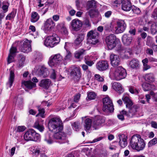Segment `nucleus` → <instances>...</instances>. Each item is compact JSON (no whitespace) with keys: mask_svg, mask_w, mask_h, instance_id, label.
Masks as SVG:
<instances>
[{"mask_svg":"<svg viewBox=\"0 0 157 157\" xmlns=\"http://www.w3.org/2000/svg\"><path fill=\"white\" fill-rule=\"evenodd\" d=\"M48 125L49 130L54 133V138L59 140V143L62 144L68 142L66 134L61 132L63 128V123L59 117H55L50 119Z\"/></svg>","mask_w":157,"mask_h":157,"instance_id":"obj_1","label":"nucleus"},{"mask_svg":"<svg viewBox=\"0 0 157 157\" xmlns=\"http://www.w3.org/2000/svg\"><path fill=\"white\" fill-rule=\"evenodd\" d=\"M122 99L125 104L126 108L128 109V111L122 110L121 111L122 114L128 117H132L138 111V106L133 105L132 101L127 96L123 97Z\"/></svg>","mask_w":157,"mask_h":157,"instance_id":"obj_2","label":"nucleus"},{"mask_svg":"<svg viewBox=\"0 0 157 157\" xmlns=\"http://www.w3.org/2000/svg\"><path fill=\"white\" fill-rule=\"evenodd\" d=\"M130 146L133 150L139 151L144 149L145 144L140 135L136 134L133 135L131 138Z\"/></svg>","mask_w":157,"mask_h":157,"instance_id":"obj_3","label":"nucleus"},{"mask_svg":"<svg viewBox=\"0 0 157 157\" xmlns=\"http://www.w3.org/2000/svg\"><path fill=\"white\" fill-rule=\"evenodd\" d=\"M60 38L55 34H53L52 36L46 37L44 42V44L47 47L53 48L59 42Z\"/></svg>","mask_w":157,"mask_h":157,"instance_id":"obj_4","label":"nucleus"},{"mask_svg":"<svg viewBox=\"0 0 157 157\" xmlns=\"http://www.w3.org/2000/svg\"><path fill=\"white\" fill-rule=\"evenodd\" d=\"M87 43L93 45L96 44L99 42L98 33L96 30H92L87 34Z\"/></svg>","mask_w":157,"mask_h":157,"instance_id":"obj_5","label":"nucleus"},{"mask_svg":"<svg viewBox=\"0 0 157 157\" xmlns=\"http://www.w3.org/2000/svg\"><path fill=\"white\" fill-rule=\"evenodd\" d=\"M31 41L27 39L20 42L17 46L19 49L23 52H28L31 50Z\"/></svg>","mask_w":157,"mask_h":157,"instance_id":"obj_6","label":"nucleus"},{"mask_svg":"<svg viewBox=\"0 0 157 157\" xmlns=\"http://www.w3.org/2000/svg\"><path fill=\"white\" fill-rule=\"evenodd\" d=\"M103 111L105 112H112L113 111L114 108L112 101L109 97L104 98L103 100Z\"/></svg>","mask_w":157,"mask_h":157,"instance_id":"obj_7","label":"nucleus"},{"mask_svg":"<svg viewBox=\"0 0 157 157\" xmlns=\"http://www.w3.org/2000/svg\"><path fill=\"white\" fill-rule=\"evenodd\" d=\"M126 75L125 70L122 67L120 66L116 68L113 73V76L116 80H120L124 78Z\"/></svg>","mask_w":157,"mask_h":157,"instance_id":"obj_8","label":"nucleus"},{"mask_svg":"<svg viewBox=\"0 0 157 157\" xmlns=\"http://www.w3.org/2000/svg\"><path fill=\"white\" fill-rule=\"evenodd\" d=\"M70 74L72 79L75 82H78L81 78V69L79 67H75L71 69Z\"/></svg>","mask_w":157,"mask_h":157,"instance_id":"obj_9","label":"nucleus"},{"mask_svg":"<svg viewBox=\"0 0 157 157\" xmlns=\"http://www.w3.org/2000/svg\"><path fill=\"white\" fill-rule=\"evenodd\" d=\"M106 42L109 49L111 50L116 46V37L114 34L107 36L106 38Z\"/></svg>","mask_w":157,"mask_h":157,"instance_id":"obj_10","label":"nucleus"},{"mask_svg":"<svg viewBox=\"0 0 157 157\" xmlns=\"http://www.w3.org/2000/svg\"><path fill=\"white\" fill-rule=\"evenodd\" d=\"M55 26V24L51 18L47 19L44 23V30L46 33H50Z\"/></svg>","mask_w":157,"mask_h":157,"instance_id":"obj_11","label":"nucleus"},{"mask_svg":"<svg viewBox=\"0 0 157 157\" xmlns=\"http://www.w3.org/2000/svg\"><path fill=\"white\" fill-rule=\"evenodd\" d=\"M62 60V56L59 54H58L50 57L48 63L50 66L52 67L59 63Z\"/></svg>","mask_w":157,"mask_h":157,"instance_id":"obj_12","label":"nucleus"},{"mask_svg":"<svg viewBox=\"0 0 157 157\" xmlns=\"http://www.w3.org/2000/svg\"><path fill=\"white\" fill-rule=\"evenodd\" d=\"M110 63L112 66L117 67L120 65L121 61L119 56L114 54H111L110 56Z\"/></svg>","mask_w":157,"mask_h":157,"instance_id":"obj_13","label":"nucleus"},{"mask_svg":"<svg viewBox=\"0 0 157 157\" xmlns=\"http://www.w3.org/2000/svg\"><path fill=\"white\" fill-rule=\"evenodd\" d=\"M117 26L115 27V32L118 34L123 33L125 30L126 25L124 21L119 20L117 22Z\"/></svg>","mask_w":157,"mask_h":157,"instance_id":"obj_14","label":"nucleus"},{"mask_svg":"<svg viewBox=\"0 0 157 157\" xmlns=\"http://www.w3.org/2000/svg\"><path fill=\"white\" fill-rule=\"evenodd\" d=\"M109 63L105 60L99 61L96 64L97 69L100 71H105L109 68Z\"/></svg>","mask_w":157,"mask_h":157,"instance_id":"obj_15","label":"nucleus"},{"mask_svg":"<svg viewBox=\"0 0 157 157\" xmlns=\"http://www.w3.org/2000/svg\"><path fill=\"white\" fill-rule=\"evenodd\" d=\"M72 29L75 31H78L82 27V22L80 20L75 19L72 20L71 23Z\"/></svg>","mask_w":157,"mask_h":157,"instance_id":"obj_16","label":"nucleus"},{"mask_svg":"<svg viewBox=\"0 0 157 157\" xmlns=\"http://www.w3.org/2000/svg\"><path fill=\"white\" fill-rule=\"evenodd\" d=\"M132 37L128 34H124L122 37V40L125 45H129L132 42Z\"/></svg>","mask_w":157,"mask_h":157,"instance_id":"obj_17","label":"nucleus"},{"mask_svg":"<svg viewBox=\"0 0 157 157\" xmlns=\"http://www.w3.org/2000/svg\"><path fill=\"white\" fill-rule=\"evenodd\" d=\"M51 81L49 79H45L41 80L39 86L44 88L47 89L51 84Z\"/></svg>","mask_w":157,"mask_h":157,"instance_id":"obj_18","label":"nucleus"},{"mask_svg":"<svg viewBox=\"0 0 157 157\" xmlns=\"http://www.w3.org/2000/svg\"><path fill=\"white\" fill-rule=\"evenodd\" d=\"M40 70L38 71L39 75L44 78L47 77L49 74L48 69L44 66H40Z\"/></svg>","mask_w":157,"mask_h":157,"instance_id":"obj_19","label":"nucleus"},{"mask_svg":"<svg viewBox=\"0 0 157 157\" xmlns=\"http://www.w3.org/2000/svg\"><path fill=\"white\" fill-rule=\"evenodd\" d=\"M122 9L125 11H129L131 5L130 0H123L122 2Z\"/></svg>","mask_w":157,"mask_h":157,"instance_id":"obj_20","label":"nucleus"},{"mask_svg":"<svg viewBox=\"0 0 157 157\" xmlns=\"http://www.w3.org/2000/svg\"><path fill=\"white\" fill-rule=\"evenodd\" d=\"M132 54V51L130 48H124L122 54H121V56L123 59H128L129 57V56Z\"/></svg>","mask_w":157,"mask_h":157,"instance_id":"obj_21","label":"nucleus"},{"mask_svg":"<svg viewBox=\"0 0 157 157\" xmlns=\"http://www.w3.org/2000/svg\"><path fill=\"white\" fill-rule=\"evenodd\" d=\"M130 67L133 69H138L140 66L139 61L137 59H133L129 62Z\"/></svg>","mask_w":157,"mask_h":157,"instance_id":"obj_22","label":"nucleus"},{"mask_svg":"<svg viewBox=\"0 0 157 157\" xmlns=\"http://www.w3.org/2000/svg\"><path fill=\"white\" fill-rule=\"evenodd\" d=\"M92 121L89 118L86 119L84 121V129L86 132L90 129L91 126Z\"/></svg>","mask_w":157,"mask_h":157,"instance_id":"obj_23","label":"nucleus"},{"mask_svg":"<svg viewBox=\"0 0 157 157\" xmlns=\"http://www.w3.org/2000/svg\"><path fill=\"white\" fill-rule=\"evenodd\" d=\"M113 89L120 93L123 92V89L120 83L117 82H114L112 85Z\"/></svg>","mask_w":157,"mask_h":157,"instance_id":"obj_24","label":"nucleus"},{"mask_svg":"<svg viewBox=\"0 0 157 157\" xmlns=\"http://www.w3.org/2000/svg\"><path fill=\"white\" fill-rule=\"evenodd\" d=\"M33 129H29L27 131L24 135V138L25 140L29 141L31 140L33 138Z\"/></svg>","mask_w":157,"mask_h":157,"instance_id":"obj_25","label":"nucleus"},{"mask_svg":"<svg viewBox=\"0 0 157 157\" xmlns=\"http://www.w3.org/2000/svg\"><path fill=\"white\" fill-rule=\"evenodd\" d=\"M14 72L12 70H10V76L9 79V81L6 84L7 87H10L12 86L14 81Z\"/></svg>","mask_w":157,"mask_h":157,"instance_id":"obj_26","label":"nucleus"},{"mask_svg":"<svg viewBox=\"0 0 157 157\" xmlns=\"http://www.w3.org/2000/svg\"><path fill=\"white\" fill-rule=\"evenodd\" d=\"M104 121V120L101 116H97L94 122V127L95 129H96V128H95V126L99 125L103 123Z\"/></svg>","mask_w":157,"mask_h":157,"instance_id":"obj_27","label":"nucleus"},{"mask_svg":"<svg viewBox=\"0 0 157 157\" xmlns=\"http://www.w3.org/2000/svg\"><path fill=\"white\" fill-rule=\"evenodd\" d=\"M22 84L29 89H31L36 86V84L31 81H24L22 82Z\"/></svg>","mask_w":157,"mask_h":157,"instance_id":"obj_28","label":"nucleus"},{"mask_svg":"<svg viewBox=\"0 0 157 157\" xmlns=\"http://www.w3.org/2000/svg\"><path fill=\"white\" fill-rule=\"evenodd\" d=\"M14 102L16 105L21 107L23 103V99L21 97H16L14 98Z\"/></svg>","mask_w":157,"mask_h":157,"instance_id":"obj_29","label":"nucleus"},{"mask_svg":"<svg viewBox=\"0 0 157 157\" xmlns=\"http://www.w3.org/2000/svg\"><path fill=\"white\" fill-rule=\"evenodd\" d=\"M145 80L149 82H151L155 81V78L153 74L150 73L146 74L144 76Z\"/></svg>","mask_w":157,"mask_h":157,"instance_id":"obj_30","label":"nucleus"},{"mask_svg":"<svg viewBox=\"0 0 157 157\" xmlns=\"http://www.w3.org/2000/svg\"><path fill=\"white\" fill-rule=\"evenodd\" d=\"M84 35L81 33L77 35L76 39L74 41V43L76 45L80 44L84 39Z\"/></svg>","mask_w":157,"mask_h":157,"instance_id":"obj_31","label":"nucleus"},{"mask_svg":"<svg viewBox=\"0 0 157 157\" xmlns=\"http://www.w3.org/2000/svg\"><path fill=\"white\" fill-rule=\"evenodd\" d=\"M57 28L61 32L64 34H67L68 33L67 30L63 23L59 24L57 25Z\"/></svg>","mask_w":157,"mask_h":157,"instance_id":"obj_32","label":"nucleus"},{"mask_svg":"<svg viewBox=\"0 0 157 157\" xmlns=\"http://www.w3.org/2000/svg\"><path fill=\"white\" fill-rule=\"evenodd\" d=\"M33 127L38 129L40 132H42L44 129V127L40 124L39 120L36 121L33 125Z\"/></svg>","mask_w":157,"mask_h":157,"instance_id":"obj_33","label":"nucleus"},{"mask_svg":"<svg viewBox=\"0 0 157 157\" xmlns=\"http://www.w3.org/2000/svg\"><path fill=\"white\" fill-rule=\"evenodd\" d=\"M31 21L32 22H35L39 19L40 17L38 14L35 12H33L31 14Z\"/></svg>","mask_w":157,"mask_h":157,"instance_id":"obj_34","label":"nucleus"},{"mask_svg":"<svg viewBox=\"0 0 157 157\" xmlns=\"http://www.w3.org/2000/svg\"><path fill=\"white\" fill-rule=\"evenodd\" d=\"M151 31L152 35H155L157 33V21L154 22L152 24Z\"/></svg>","mask_w":157,"mask_h":157,"instance_id":"obj_35","label":"nucleus"},{"mask_svg":"<svg viewBox=\"0 0 157 157\" xmlns=\"http://www.w3.org/2000/svg\"><path fill=\"white\" fill-rule=\"evenodd\" d=\"M33 135H32L33 138H32L31 140L35 141H39L40 138V134L36 133L34 130H33Z\"/></svg>","mask_w":157,"mask_h":157,"instance_id":"obj_36","label":"nucleus"},{"mask_svg":"<svg viewBox=\"0 0 157 157\" xmlns=\"http://www.w3.org/2000/svg\"><path fill=\"white\" fill-rule=\"evenodd\" d=\"M89 14L90 17L92 18L98 17L100 16L98 11L93 10H90Z\"/></svg>","mask_w":157,"mask_h":157,"instance_id":"obj_37","label":"nucleus"},{"mask_svg":"<svg viewBox=\"0 0 157 157\" xmlns=\"http://www.w3.org/2000/svg\"><path fill=\"white\" fill-rule=\"evenodd\" d=\"M16 13V11L15 10H13L12 12L9 14L6 17V20H11L13 19L15 16Z\"/></svg>","mask_w":157,"mask_h":157,"instance_id":"obj_38","label":"nucleus"},{"mask_svg":"<svg viewBox=\"0 0 157 157\" xmlns=\"http://www.w3.org/2000/svg\"><path fill=\"white\" fill-rule=\"evenodd\" d=\"M25 60V57L22 56L20 55L19 56V60L18 62V66L19 67H21L24 64Z\"/></svg>","mask_w":157,"mask_h":157,"instance_id":"obj_39","label":"nucleus"},{"mask_svg":"<svg viewBox=\"0 0 157 157\" xmlns=\"http://www.w3.org/2000/svg\"><path fill=\"white\" fill-rule=\"evenodd\" d=\"M142 87L144 91H148L151 89V85L146 82L144 83L142 85Z\"/></svg>","mask_w":157,"mask_h":157,"instance_id":"obj_40","label":"nucleus"},{"mask_svg":"<svg viewBox=\"0 0 157 157\" xmlns=\"http://www.w3.org/2000/svg\"><path fill=\"white\" fill-rule=\"evenodd\" d=\"M85 51L82 49L80 51L76 52L75 54V57L77 59L80 58Z\"/></svg>","mask_w":157,"mask_h":157,"instance_id":"obj_41","label":"nucleus"},{"mask_svg":"<svg viewBox=\"0 0 157 157\" xmlns=\"http://www.w3.org/2000/svg\"><path fill=\"white\" fill-rule=\"evenodd\" d=\"M115 50L120 54V55L123 52L124 48L121 47V45L120 44H116L115 46Z\"/></svg>","mask_w":157,"mask_h":157,"instance_id":"obj_42","label":"nucleus"},{"mask_svg":"<svg viewBox=\"0 0 157 157\" xmlns=\"http://www.w3.org/2000/svg\"><path fill=\"white\" fill-rule=\"evenodd\" d=\"M42 58V55L40 52H36L34 58L36 61L39 62L41 61Z\"/></svg>","mask_w":157,"mask_h":157,"instance_id":"obj_43","label":"nucleus"},{"mask_svg":"<svg viewBox=\"0 0 157 157\" xmlns=\"http://www.w3.org/2000/svg\"><path fill=\"white\" fill-rule=\"evenodd\" d=\"M96 94L93 92H90L88 93L87 97L89 99L91 100L94 99L96 97Z\"/></svg>","mask_w":157,"mask_h":157,"instance_id":"obj_44","label":"nucleus"},{"mask_svg":"<svg viewBox=\"0 0 157 157\" xmlns=\"http://www.w3.org/2000/svg\"><path fill=\"white\" fill-rule=\"evenodd\" d=\"M38 109L39 111V113L36 115V116H37L38 115H39L41 117L43 118L44 117V109L43 108L40 107V106L38 107Z\"/></svg>","mask_w":157,"mask_h":157,"instance_id":"obj_45","label":"nucleus"},{"mask_svg":"<svg viewBox=\"0 0 157 157\" xmlns=\"http://www.w3.org/2000/svg\"><path fill=\"white\" fill-rule=\"evenodd\" d=\"M87 6L89 8H95L96 6V1L94 0H92L88 2L87 4Z\"/></svg>","mask_w":157,"mask_h":157,"instance_id":"obj_46","label":"nucleus"},{"mask_svg":"<svg viewBox=\"0 0 157 157\" xmlns=\"http://www.w3.org/2000/svg\"><path fill=\"white\" fill-rule=\"evenodd\" d=\"M95 80L99 82H103L104 81V77L101 76L99 74H95L94 75Z\"/></svg>","mask_w":157,"mask_h":157,"instance_id":"obj_47","label":"nucleus"},{"mask_svg":"<svg viewBox=\"0 0 157 157\" xmlns=\"http://www.w3.org/2000/svg\"><path fill=\"white\" fill-rule=\"evenodd\" d=\"M71 52L68 51H67V54L65 58L63 59V61L69 60L71 57Z\"/></svg>","mask_w":157,"mask_h":157,"instance_id":"obj_48","label":"nucleus"},{"mask_svg":"<svg viewBox=\"0 0 157 157\" xmlns=\"http://www.w3.org/2000/svg\"><path fill=\"white\" fill-rule=\"evenodd\" d=\"M128 90L129 92L132 94H136L138 93V91L136 90L134 87L129 86L128 87Z\"/></svg>","mask_w":157,"mask_h":157,"instance_id":"obj_49","label":"nucleus"},{"mask_svg":"<svg viewBox=\"0 0 157 157\" xmlns=\"http://www.w3.org/2000/svg\"><path fill=\"white\" fill-rule=\"evenodd\" d=\"M128 142L127 140L124 139V140L119 141V144L122 147H125L127 145Z\"/></svg>","mask_w":157,"mask_h":157,"instance_id":"obj_50","label":"nucleus"},{"mask_svg":"<svg viewBox=\"0 0 157 157\" xmlns=\"http://www.w3.org/2000/svg\"><path fill=\"white\" fill-rule=\"evenodd\" d=\"M17 49L16 47L12 46L10 50V54L11 55L15 56Z\"/></svg>","mask_w":157,"mask_h":157,"instance_id":"obj_51","label":"nucleus"},{"mask_svg":"<svg viewBox=\"0 0 157 157\" xmlns=\"http://www.w3.org/2000/svg\"><path fill=\"white\" fill-rule=\"evenodd\" d=\"M157 143V139L154 138L150 140L148 144V147H151L153 145Z\"/></svg>","mask_w":157,"mask_h":157,"instance_id":"obj_52","label":"nucleus"},{"mask_svg":"<svg viewBox=\"0 0 157 157\" xmlns=\"http://www.w3.org/2000/svg\"><path fill=\"white\" fill-rule=\"evenodd\" d=\"M112 28V25L111 23H109L105 24L104 27V29L106 31H109L111 30Z\"/></svg>","mask_w":157,"mask_h":157,"instance_id":"obj_53","label":"nucleus"},{"mask_svg":"<svg viewBox=\"0 0 157 157\" xmlns=\"http://www.w3.org/2000/svg\"><path fill=\"white\" fill-rule=\"evenodd\" d=\"M118 139L119 140V141H122L124 140H127V137L123 134H119L118 137Z\"/></svg>","mask_w":157,"mask_h":157,"instance_id":"obj_54","label":"nucleus"},{"mask_svg":"<svg viewBox=\"0 0 157 157\" xmlns=\"http://www.w3.org/2000/svg\"><path fill=\"white\" fill-rule=\"evenodd\" d=\"M15 56L11 55L9 54L7 59V62L8 64L13 62V61L14 57Z\"/></svg>","mask_w":157,"mask_h":157,"instance_id":"obj_55","label":"nucleus"},{"mask_svg":"<svg viewBox=\"0 0 157 157\" xmlns=\"http://www.w3.org/2000/svg\"><path fill=\"white\" fill-rule=\"evenodd\" d=\"M74 129L76 131H78L79 129V123L78 122H74L72 124Z\"/></svg>","mask_w":157,"mask_h":157,"instance_id":"obj_56","label":"nucleus"},{"mask_svg":"<svg viewBox=\"0 0 157 157\" xmlns=\"http://www.w3.org/2000/svg\"><path fill=\"white\" fill-rule=\"evenodd\" d=\"M50 78L53 79H55L56 78V71L54 69L52 70Z\"/></svg>","mask_w":157,"mask_h":157,"instance_id":"obj_57","label":"nucleus"},{"mask_svg":"<svg viewBox=\"0 0 157 157\" xmlns=\"http://www.w3.org/2000/svg\"><path fill=\"white\" fill-rule=\"evenodd\" d=\"M152 17L155 19H157V8L155 9L153 11Z\"/></svg>","mask_w":157,"mask_h":157,"instance_id":"obj_58","label":"nucleus"},{"mask_svg":"<svg viewBox=\"0 0 157 157\" xmlns=\"http://www.w3.org/2000/svg\"><path fill=\"white\" fill-rule=\"evenodd\" d=\"M133 11L134 13L137 14H140L141 12L140 9L137 7H135L133 9Z\"/></svg>","mask_w":157,"mask_h":157,"instance_id":"obj_59","label":"nucleus"},{"mask_svg":"<svg viewBox=\"0 0 157 157\" xmlns=\"http://www.w3.org/2000/svg\"><path fill=\"white\" fill-rule=\"evenodd\" d=\"M25 128L24 126H19L17 127V131L19 132H22L25 130Z\"/></svg>","mask_w":157,"mask_h":157,"instance_id":"obj_60","label":"nucleus"},{"mask_svg":"<svg viewBox=\"0 0 157 157\" xmlns=\"http://www.w3.org/2000/svg\"><path fill=\"white\" fill-rule=\"evenodd\" d=\"M85 63L86 64V65L90 66L91 67L93 65L94 63V62L92 60H90V61H86V62H85Z\"/></svg>","mask_w":157,"mask_h":157,"instance_id":"obj_61","label":"nucleus"},{"mask_svg":"<svg viewBox=\"0 0 157 157\" xmlns=\"http://www.w3.org/2000/svg\"><path fill=\"white\" fill-rule=\"evenodd\" d=\"M103 138H104L103 137H100L96 138H95L94 140H93V141L91 142V143H94L96 142L100 141L102 140Z\"/></svg>","mask_w":157,"mask_h":157,"instance_id":"obj_62","label":"nucleus"},{"mask_svg":"<svg viewBox=\"0 0 157 157\" xmlns=\"http://www.w3.org/2000/svg\"><path fill=\"white\" fill-rule=\"evenodd\" d=\"M112 12L110 11H107L105 13V16L107 18H109L112 14Z\"/></svg>","mask_w":157,"mask_h":157,"instance_id":"obj_63","label":"nucleus"},{"mask_svg":"<svg viewBox=\"0 0 157 157\" xmlns=\"http://www.w3.org/2000/svg\"><path fill=\"white\" fill-rule=\"evenodd\" d=\"M151 126L152 127L154 128H157V123L154 121H152L151 122Z\"/></svg>","mask_w":157,"mask_h":157,"instance_id":"obj_64","label":"nucleus"}]
</instances>
